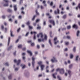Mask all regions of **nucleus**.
Instances as JSON below:
<instances>
[{
	"mask_svg": "<svg viewBox=\"0 0 80 80\" xmlns=\"http://www.w3.org/2000/svg\"><path fill=\"white\" fill-rule=\"evenodd\" d=\"M22 1H20V2H19V5H22Z\"/></svg>",
	"mask_w": 80,
	"mask_h": 80,
	"instance_id": "obj_59",
	"label": "nucleus"
},
{
	"mask_svg": "<svg viewBox=\"0 0 80 80\" xmlns=\"http://www.w3.org/2000/svg\"><path fill=\"white\" fill-rule=\"evenodd\" d=\"M35 55H37L38 53V52H35Z\"/></svg>",
	"mask_w": 80,
	"mask_h": 80,
	"instance_id": "obj_64",
	"label": "nucleus"
},
{
	"mask_svg": "<svg viewBox=\"0 0 80 80\" xmlns=\"http://www.w3.org/2000/svg\"><path fill=\"white\" fill-rule=\"evenodd\" d=\"M42 3L44 4V7H47V4H46V1H45L44 0L42 2Z\"/></svg>",
	"mask_w": 80,
	"mask_h": 80,
	"instance_id": "obj_15",
	"label": "nucleus"
},
{
	"mask_svg": "<svg viewBox=\"0 0 80 80\" xmlns=\"http://www.w3.org/2000/svg\"><path fill=\"white\" fill-rule=\"evenodd\" d=\"M79 33H80V31H78L77 32V37H78V35H79Z\"/></svg>",
	"mask_w": 80,
	"mask_h": 80,
	"instance_id": "obj_36",
	"label": "nucleus"
},
{
	"mask_svg": "<svg viewBox=\"0 0 80 80\" xmlns=\"http://www.w3.org/2000/svg\"><path fill=\"white\" fill-rule=\"evenodd\" d=\"M67 28L68 29V30H69V29L71 28V26H70V25L68 26H67Z\"/></svg>",
	"mask_w": 80,
	"mask_h": 80,
	"instance_id": "obj_26",
	"label": "nucleus"
},
{
	"mask_svg": "<svg viewBox=\"0 0 80 80\" xmlns=\"http://www.w3.org/2000/svg\"><path fill=\"white\" fill-rule=\"evenodd\" d=\"M5 65H6V66H8H8H9V65H8V62H6L5 64Z\"/></svg>",
	"mask_w": 80,
	"mask_h": 80,
	"instance_id": "obj_42",
	"label": "nucleus"
},
{
	"mask_svg": "<svg viewBox=\"0 0 80 80\" xmlns=\"http://www.w3.org/2000/svg\"><path fill=\"white\" fill-rule=\"evenodd\" d=\"M73 51L74 52H75L76 51V47H74L73 48Z\"/></svg>",
	"mask_w": 80,
	"mask_h": 80,
	"instance_id": "obj_32",
	"label": "nucleus"
},
{
	"mask_svg": "<svg viewBox=\"0 0 80 80\" xmlns=\"http://www.w3.org/2000/svg\"><path fill=\"white\" fill-rule=\"evenodd\" d=\"M10 38L9 37L8 38V46L9 45V44H10Z\"/></svg>",
	"mask_w": 80,
	"mask_h": 80,
	"instance_id": "obj_22",
	"label": "nucleus"
},
{
	"mask_svg": "<svg viewBox=\"0 0 80 80\" xmlns=\"http://www.w3.org/2000/svg\"><path fill=\"white\" fill-rule=\"evenodd\" d=\"M14 10L15 11H17V6L14 5Z\"/></svg>",
	"mask_w": 80,
	"mask_h": 80,
	"instance_id": "obj_18",
	"label": "nucleus"
},
{
	"mask_svg": "<svg viewBox=\"0 0 80 80\" xmlns=\"http://www.w3.org/2000/svg\"><path fill=\"white\" fill-rule=\"evenodd\" d=\"M73 66V65L72 64H71L69 66V68H72V67Z\"/></svg>",
	"mask_w": 80,
	"mask_h": 80,
	"instance_id": "obj_37",
	"label": "nucleus"
},
{
	"mask_svg": "<svg viewBox=\"0 0 80 80\" xmlns=\"http://www.w3.org/2000/svg\"><path fill=\"white\" fill-rule=\"evenodd\" d=\"M57 72H58L59 71L60 72L61 74H63L64 73V69H63V68H61L60 69V68H58L57 69H56Z\"/></svg>",
	"mask_w": 80,
	"mask_h": 80,
	"instance_id": "obj_1",
	"label": "nucleus"
},
{
	"mask_svg": "<svg viewBox=\"0 0 80 80\" xmlns=\"http://www.w3.org/2000/svg\"><path fill=\"white\" fill-rule=\"evenodd\" d=\"M7 11L8 12H9V13H11L12 12V10L10 9H8L7 10Z\"/></svg>",
	"mask_w": 80,
	"mask_h": 80,
	"instance_id": "obj_21",
	"label": "nucleus"
},
{
	"mask_svg": "<svg viewBox=\"0 0 80 80\" xmlns=\"http://www.w3.org/2000/svg\"><path fill=\"white\" fill-rule=\"evenodd\" d=\"M27 52L28 53H29V54H30V56H32V52L28 50L27 51Z\"/></svg>",
	"mask_w": 80,
	"mask_h": 80,
	"instance_id": "obj_13",
	"label": "nucleus"
},
{
	"mask_svg": "<svg viewBox=\"0 0 80 80\" xmlns=\"http://www.w3.org/2000/svg\"><path fill=\"white\" fill-rule=\"evenodd\" d=\"M44 67H45V65H41V70L42 71V70H43V68H44Z\"/></svg>",
	"mask_w": 80,
	"mask_h": 80,
	"instance_id": "obj_14",
	"label": "nucleus"
},
{
	"mask_svg": "<svg viewBox=\"0 0 80 80\" xmlns=\"http://www.w3.org/2000/svg\"><path fill=\"white\" fill-rule=\"evenodd\" d=\"M68 72L69 75V77H70L71 75H72V71L70 70L68 71Z\"/></svg>",
	"mask_w": 80,
	"mask_h": 80,
	"instance_id": "obj_11",
	"label": "nucleus"
},
{
	"mask_svg": "<svg viewBox=\"0 0 80 80\" xmlns=\"http://www.w3.org/2000/svg\"><path fill=\"white\" fill-rule=\"evenodd\" d=\"M31 34H33V33H34V36L33 39L34 40H35V39H36V37L35 36V34H37V32H31Z\"/></svg>",
	"mask_w": 80,
	"mask_h": 80,
	"instance_id": "obj_8",
	"label": "nucleus"
},
{
	"mask_svg": "<svg viewBox=\"0 0 80 80\" xmlns=\"http://www.w3.org/2000/svg\"><path fill=\"white\" fill-rule=\"evenodd\" d=\"M22 16L20 15L18 17V18H19V19H21V18H22Z\"/></svg>",
	"mask_w": 80,
	"mask_h": 80,
	"instance_id": "obj_49",
	"label": "nucleus"
},
{
	"mask_svg": "<svg viewBox=\"0 0 80 80\" xmlns=\"http://www.w3.org/2000/svg\"><path fill=\"white\" fill-rule=\"evenodd\" d=\"M69 44V42H66L65 43V44L66 45H68Z\"/></svg>",
	"mask_w": 80,
	"mask_h": 80,
	"instance_id": "obj_41",
	"label": "nucleus"
},
{
	"mask_svg": "<svg viewBox=\"0 0 80 80\" xmlns=\"http://www.w3.org/2000/svg\"><path fill=\"white\" fill-rule=\"evenodd\" d=\"M25 68V65H24L22 67V68L23 69Z\"/></svg>",
	"mask_w": 80,
	"mask_h": 80,
	"instance_id": "obj_61",
	"label": "nucleus"
},
{
	"mask_svg": "<svg viewBox=\"0 0 80 80\" xmlns=\"http://www.w3.org/2000/svg\"><path fill=\"white\" fill-rule=\"evenodd\" d=\"M36 17V15H34L33 16V18L32 19V21H34V20H35V19Z\"/></svg>",
	"mask_w": 80,
	"mask_h": 80,
	"instance_id": "obj_24",
	"label": "nucleus"
},
{
	"mask_svg": "<svg viewBox=\"0 0 80 80\" xmlns=\"http://www.w3.org/2000/svg\"><path fill=\"white\" fill-rule=\"evenodd\" d=\"M38 64L40 65H41L42 64V62H38Z\"/></svg>",
	"mask_w": 80,
	"mask_h": 80,
	"instance_id": "obj_34",
	"label": "nucleus"
},
{
	"mask_svg": "<svg viewBox=\"0 0 80 80\" xmlns=\"http://www.w3.org/2000/svg\"><path fill=\"white\" fill-rule=\"evenodd\" d=\"M22 50H23V51H25L26 50V48H22Z\"/></svg>",
	"mask_w": 80,
	"mask_h": 80,
	"instance_id": "obj_45",
	"label": "nucleus"
},
{
	"mask_svg": "<svg viewBox=\"0 0 80 80\" xmlns=\"http://www.w3.org/2000/svg\"><path fill=\"white\" fill-rule=\"evenodd\" d=\"M40 35H41V38H43V34L42 33H39V34H37V37H38V38L39 37Z\"/></svg>",
	"mask_w": 80,
	"mask_h": 80,
	"instance_id": "obj_9",
	"label": "nucleus"
},
{
	"mask_svg": "<svg viewBox=\"0 0 80 80\" xmlns=\"http://www.w3.org/2000/svg\"><path fill=\"white\" fill-rule=\"evenodd\" d=\"M9 80H11L12 79V75H10L8 77Z\"/></svg>",
	"mask_w": 80,
	"mask_h": 80,
	"instance_id": "obj_28",
	"label": "nucleus"
},
{
	"mask_svg": "<svg viewBox=\"0 0 80 80\" xmlns=\"http://www.w3.org/2000/svg\"><path fill=\"white\" fill-rule=\"evenodd\" d=\"M30 22L29 21H28L26 23V24L28 26H30Z\"/></svg>",
	"mask_w": 80,
	"mask_h": 80,
	"instance_id": "obj_27",
	"label": "nucleus"
},
{
	"mask_svg": "<svg viewBox=\"0 0 80 80\" xmlns=\"http://www.w3.org/2000/svg\"><path fill=\"white\" fill-rule=\"evenodd\" d=\"M57 73H54L52 74V76L53 77V78H56V77H55V75H57Z\"/></svg>",
	"mask_w": 80,
	"mask_h": 80,
	"instance_id": "obj_19",
	"label": "nucleus"
},
{
	"mask_svg": "<svg viewBox=\"0 0 80 80\" xmlns=\"http://www.w3.org/2000/svg\"><path fill=\"white\" fill-rule=\"evenodd\" d=\"M4 1H5L6 3H7L5 4H4L3 5V6L4 7H8V0H3Z\"/></svg>",
	"mask_w": 80,
	"mask_h": 80,
	"instance_id": "obj_6",
	"label": "nucleus"
},
{
	"mask_svg": "<svg viewBox=\"0 0 80 80\" xmlns=\"http://www.w3.org/2000/svg\"><path fill=\"white\" fill-rule=\"evenodd\" d=\"M49 42L50 45H51V47H52V42H51V40H50V39L49 40Z\"/></svg>",
	"mask_w": 80,
	"mask_h": 80,
	"instance_id": "obj_25",
	"label": "nucleus"
},
{
	"mask_svg": "<svg viewBox=\"0 0 80 80\" xmlns=\"http://www.w3.org/2000/svg\"><path fill=\"white\" fill-rule=\"evenodd\" d=\"M73 28H75L76 29H77L78 28V26L76 24H74L72 26Z\"/></svg>",
	"mask_w": 80,
	"mask_h": 80,
	"instance_id": "obj_12",
	"label": "nucleus"
},
{
	"mask_svg": "<svg viewBox=\"0 0 80 80\" xmlns=\"http://www.w3.org/2000/svg\"><path fill=\"white\" fill-rule=\"evenodd\" d=\"M57 40V37H55L54 39V42H54L55 45H56L57 43H59V41H58V40H57V41H56Z\"/></svg>",
	"mask_w": 80,
	"mask_h": 80,
	"instance_id": "obj_5",
	"label": "nucleus"
},
{
	"mask_svg": "<svg viewBox=\"0 0 80 80\" xmlns=\"http://www.w3.org/2000/svg\"><path fill=\"white\" fill-rule=\"evenodd\" d=\"M50 5H51V6H52V5H53V2H51Z\"/></svg>",
	"mask_w": 80,
	"mask_h": 80,
	"instance_id": "obj_60",
	"label": "nucleus"
},
{
	"mask_svg": "<svg viewBox=\"0 0 80 80\" xmlns=\"http://www.w3.org/2000/svg\"><path fill=\"white\" fill-rule=\"evenodd\" d=\"M53 59H51V62H52V63H53V62H57V60H56L55 58L53 57Z\"/></svg>",
	"mask_w": 80,
	"mask_h": 80,
	"instance_id": "obj_7",
	"label": "nucleus"
},
{
	"mask_svg": "<svg viewBox=\"0 0 80 80\" xmlns=\"http://www.w3.org/2000/svg\"><path fill=\"white\" fill-rule=\"evenodd\" d=\"M22 56H25V53H23L22 54Z\"/></svg>",
	"mask_w": 80,
	"mask_h": 80,
	"instance_id": "obj_62",
	"label": "nucleus"
},
{
	"mask_svg": "<svg viewBox=\"0 0 80 80\" xmlns=\"http://www.w3.org/2000/svg\"><path fill=\"white\" fill-rule=\"evenodd\" d=\"M2 18L5 19V16L3 15L2 16Z\"/></svg>",
	"mask_w": 80,
	"mask_h": 80,
	"instance_id": "obj_56",
	"label": "nucleus"
},
{
	"mask_svg": "<svg viewBox=\"0 0 80 80\" xmlns=\"http://www.w3.org/2000/svg\"><path fill=\"white\" fill-rule=\"evenodd\" d=\"M22 59L23 60H25V57H22Z\"/></svg>",
	"mask_w": 80,
	"mask_h": 80,
	"instance_id": "obj_63",
	"label": "nucleus"
},
{
	"mask_svg": "<svg viewBox=\"0 0 80 80\" xmlns=\"http://www.w3.org/2000/svg\"><path fill=\"white\" fill-rule=\"evenodd\" d=\"M28 34H29V32H28L26 33V34L25 35V37H27V36L28 35Z\"/></svg>",
	"mask_w": 80,
	"mask_h": 80,
	"instance_id": "obj_43",
	"label": "nucleus"
},
{
	"mask_svg": "<svg viewBox=\"0 0 80 80\" xmlns=\"http://www.w3.org/2000/svg\"><path fill=\"white\" fill-rule=\"evenodd\" d=\"M18 48H22V45L21 44L18 46Z\"/></svg>",
	"mask_w": 80,
	"mask_h": 80,
	"instance_id": "obj_38",
	"label": "nucleus"
},
{
	"mask_svg": "<svg viewBox=\"0 0 80 80\" xmlns=\"http://www.w3.org/2000/svg\"><path fill=\"white\" fill-rule=\"evenodd\" d=\"M78 56H77L76 57L75 60L76 62H77L78 61Z\"/></svg>",
	"mask_w": 80,
	"mask_h": 80,
	"instance_id": "obj_39",
	"label": "nucleus"
},
{
	"mask_svg": "<svg viewBox=\"0 0 80 80\" xmlns=\"http://www.w3.org/2000/svg\"><path fill=\"white\" fill-rule=\"evenodd\" d=\"M67 38L68 39H70V36H67Z\"/></svg>",
	"mask_w": 80,
	"mask_h": 80,
	"instance_id": "obj_47",
	"label": "nucleus"
},
{
	"mask_svg": "<svg viewBox=\"0 0 80 80\" xmlns=\"http://www.w3.org/2000/svg\"><path fill=\"white\" fill-rule=\"evenodd\" d=\"M40 20V19H37L36 20V23H38V22H39Z\"/></svg>",
	"mask_w": 80,
	"mask_h": 80,
	"instance_id": "obj_29",
	"label": "nucleus"
},
{
	"mask_svg": "<svg viewBox=\"0 0 80 80\" xmlns=\"http://www.w3.org/2000/svg\"><path fill=\"white\" fill-rule=\"evenodd\" d=\"M43 25H46V22L44 21V22H43Z\"/></svg>",
	"mask_w": 80,
	"mask_h": 80,
	"instance_id": "obj_57",
	"label": "nucleus"
},
{
	"mask_svg": "<svg viewBox=\"0 0 80 80\" xmlns=\"http://www.w3.org/2000/svg\"><path fill=\"white\" fill-rule=\"evenodd\" d=\"M70 58L71 59L73 58V55L72 54H70Z\"/></svg>",
	"mask_w": 80,
	"mask_h": 80,
	"instance_id": "obj_23",
	"label": "nucleus"
},
{
	"mask_svg": "<svg viewBox=\"0 0 80 80\" xmlns=\"http://www.w3.org/2000/svg\"><path fill=\"white\" fill-rule=\"evenodd\" d=\"M36 13L37 15H39L40 14H39V13L38 12L37 10H36Z\"/></svg>",
	"mask_w": 80,
	"mask_h": 80,
	"instance_id": "obj_30",
	"label": "nucleus"
},
{
	"mask_svg": "<svg viewBox=\"0 0 80 80\" xmlns=\"http://www.w3.org/2000/svg\"><path fill=\"white\" fill-rule=\"evenodd\" d=\"M66 30V28H63L62 29V31H63V30Z\"/></svg>",
	"mask_w": 80,
	"mask_h": 80,
	"instance_id": "obj_52",
	"label": "nucleus"
},
{
	"mask_svg": "<svg viewBox=\"0 0 80 80\" xmlns=\"http://www.w3.org/2000/svg\"><path fill=\"white\" fill-rule=\"evenodd\" d=\"M57 11H54V13L56 15H57L58 13L59 14L60 13V10H59V9L58 8L57 9Z\"/></svg>",
	"mask_w": 80,
	"mask_h": 80,
	"instance_id": "obj_10",
	"label": "nucleus"
},
{
	"mask_svg": "<svg viewBox=\"0 0 80 80\" xmlns=\"http://www.w3.org/2000/svg\"><path fill=\"white\" fill-rule=\"evenodd\" d=\"M61 14L62 15H63V13H65V12H63L62 11L61 12Z\"/></svg>",
	"mask_w": 80,
	"mask_h": 80,
	"instance_id": "obj_46",
	"label": "nucleus"
},
{
	"mask_svg": "<svg viewBox=\"0 0 80 80\" xmlns=\"http://www.w3.org/2000/svg\"><path fill=\"white\" fill-rule=\"evenodd\" d=\"M20 30H21L20 28H19L18 29V31H17L18 32H20Z\"/></svg>",
	"mask_w": 80,
	"mask_h": 80,
	"instance_id": "obj_50",
	"label": "nucleus"
},
{
	"mask_svg": "<svg viewBox=\"0 0 80 80\" xmlns=\"http://www.w3.org/2000/svg\"><path fill=\"white\" fill-rule=\"evenodd\" d=\"M16 52H17V51H15V52L13 53L14 55V56L16 55Z\"/></svg>",
	"mask_w": 80,
	"mask_h": 80,
	"instance_id": "obj_55",
	"label": "nucleus"
},
{
	"mask_svg": "<svg viewBox=\"0 0 80 80\" xmlns=\"http://www.w3.org/2000/svg\"><path fill=\"white\" fill-rule=\"evenodd\" d=\"M28 43H32V42L31 40H29L28 41Z\"/></svg>",
	"mask_w": 80,
	"mask_h": 80,
	"instance_id": "obj_44",
	"label": "nucleus"
},
{
	"mask_svg": "<svg viewBox=\"0 0 80 80\" xmlns=\"http://www.w3.org/2000/svg\"><path fill=\"white\" fill-rule=\"evenodd\" d=\"M29 29H32V28H33V27H32V26H29Z\"/></svg>",
	"mask_w": 80,
	"mask_h": 80,
	"instance_id": "obj_48",
	"label": "nucleus"
},
{
	"mask_svg": "<svg viewBox=\"0 0 80 80\" xmlns=\"http://www.w3.org/2000/svg\"><path fill=\"white\" fill-rule=\"evenodd\" d=\"M49 22L50 23H51L52 24V25H53V26H55V23L54 20L51 19L50 20Z\"/></svg>",
	"mask_w": 80,
	"mask_h": 80,
	"instance_id": "obj_4",
	"label": "nucleus"
},
{
	"mask_svg": "<svg viewBox=\"0 0 80 80\" xmlns=\"http://www.w3.org/2000/svg\"><path fill=\"white\" fill-rule=\"evenodd\" d=\"M14 62L15 63H17V65H18L19 64H20V62H21V60H19L18 61H17V60L15 59L14 60Z\"/></svg>",
	"mask_w": 80,
	"mask_h": 80,
	"instance_id": "obj_2",
	"label": "nucleus"
},
{
	"mask_svg": "<svg viewBox=\"0 0 80 80\" xmlns=\"http://www.w3.org/2000/svg\"><path fill=\"white\" fill-rule=\"evenodd\" d=\"M46 15H47V16H50V13H47L46 14Z\"/></svg>",
	"mask_w": 80,
	"mask_h": 80,
	"instance_id": "obj_51",
	"label": "nucleus"
},
{
	"mask_svg": "<svg viewBox=\"0 0 80 80\" xmlns=\"http://www.w3.org/2000/svg\"><path fill=\"white\" fill-rule=\"evenodd\" d=\"M37 27V29H38V30L41 29V27L39 26V24H38Z\"/></svg>",
	"mask_w": 80,
	"mask_h": 80,
	"instance_id": "obj_17",
	"label": "nucleus"
},
{
	"mask_svg": "<svg viewBox=\"0 0 80 80\" xmlns=\"http://www.w3.org/2000/svg\"><path fill=\"white\" fill-rule=\"evenodd\" d=\"M12 48V46H10L8 49V50H9Z\"/></svg>",
	"mask_w": 80,
	"mask_h": 80,
	"instance_id": "obj_33",
	"label": "nucleus"
},
{
	"mask_svg": "<svg viewBox=\"0 0 80 80\" xmlns=\"http://www.w3.org/2000/svg\"><path fill=\"white\" fill-rule=\"evenodd\" d=\"M1 28L2 30H3V29H4V26H3V25H2L1 26Z\"/></svg>",
	"mask_w": 80,
	"mask_h": 80,
	"instance_id": "obj_31",
	"label": "nucleus"
},
{
	"mask_svg": "<svg viewBox=\"0 0 80 80\" xmlns=\"http://www.w3.org/2000/svg\"><path fill=\"white\" fill-rule=\"evenodd\" d=\"M41 9H43V8H44V7H43L41 5Z\"/></svg>",
	"mask_w": 80,
	"mask_h": 80,
	"instance_id": "obj_54",
	"label": "nucleus"
},
{
	"mask_svg": "<svg viewBox=\"0 0 80 80\" xmlns=\"http://www.w3.org/2000/svg\"><path fill=\"white\" fill-rule=\"evenodd\" d=\"M4 24L5 26H6V25H7V23L6 22H4Z\"/></svg>",
	"mask_w": 80,
	"mask_h": 80,
	"instance_id": "obj_58",
	"label": "nucleus"
},
{
	"mask_svg": "<svg viewBox=\"0 0 80 80\" xmlns=\"http://www.w3.org/2000/svg\"><path fill=\"white\" fill-rule=\"evenodd\" d=\"M10 34L11 37H14V35L13 34V31H12V30H11L10 31Z\"/></svg>",
	"mask_w": 80,
	"mask_h": 80,
	"instance_id": "obj_16",
	"label": "nucleus"
},
{
	"mask_svg": "<svg viewBox=\"0 0 80 80\" xmlns=\"http://www.w3.org/2000/svg\"><path fill=\"white\" fill-rule=\"evenodd\" d=\"M31 46H34V45H35V44L34 43H31Z\"/></svg>",
	"mask_w": 80,
	"mask_h": 80,
	"instance_id": "obj_53",
	"label": "nucleus"
},
{
	"mask_svg": "<svg viewBox=\"0 0 80 80\" xmlns=\"http://www.w3.org/2000/svg\"><path fill=\"white\" fill-rule=\"evenodd\" d=\"M44 38L45 39V40H47V36L45 34V35Z\"/></svg>",
	"mask_w": 80,
	"mask_h": 80,
	"instance_id": "obj_35",
	"label": "nucleus"
},
{
	"mask_svg": "<svg viewBox=\"0 0 80 80\" xmlns=\"http://www.w3.org/2000/svg\"><path fill=\"white\" fill-rule=\"evenodd\" d=\"M32 66H33V67H34V65L35 64V58L34 57H32Z\"/></svg>",
	"mask_w": 80,
	"mask_h": 80,
	"instance_id": "obj_3",
	"label": "nucleus"
},
{
	"mask_svg": "<svg viewBox=\"0 0 80 80\" xmlns=\"http://www.w3.org/2000/svg\"><path fill=\"white\" fill-rule=\"evenodd\" d=\"M58 79L59 80H62L61 79V78H60V76H58Z\"/></svg>",
	"mask_w": 80,
	"mask_h": 80,
	"instance_id": "obj_40",
	"label": "nucleus"
},
{
	"mask_svg": "<svg viewBox=\"0 0 80 80\" xmlns=\"http://www.w3.org/2000/svg\"><path fill=\"white\" fill-rule=\"evenodd\" d=\"M67 15L65 14L62 16V18L64 19H65V18H67Z\"/></svg>",
	"mask_w": 80,
	"mask_h": 80,
	"instance_id": "obj_20",
	"label": "nucleus"
}]
</instances>
